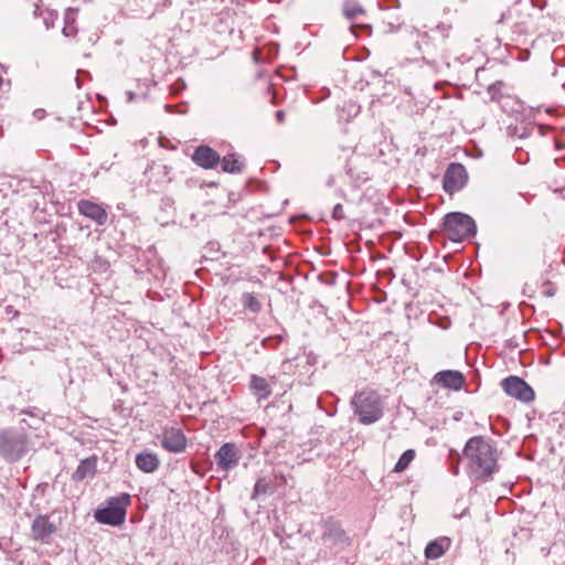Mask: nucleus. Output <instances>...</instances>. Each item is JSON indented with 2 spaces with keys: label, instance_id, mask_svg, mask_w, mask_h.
Masks as SVG:
<instances>
[{
  "label": "nucleus",
  "instance_id": "obj_14",
  "mask_svg": "<svg viewBox=\"0 0 565 565\" xmlns=\"http://www.w3.org/2000/svg\"><path fill=\"white\" fill-rule=\"evenodd\" d=\"M192 160L204 169H212L220 162L218 153L209 146L198 147L193 154Z\"/></svg>",
  "mask_w": 565,
  "mask_h": 565
},
{
  "label": "nucleus",
  "instance_id": "obj_9",
  "mask_svg": "<svg viewBox=\"0 0 565 565\" xmlns=\"http://www.w3.org/2000/svg\"><path fill=\"white\" fill-rule=\"evenodd\" d=\"M467 180L468 174L463 164L450 163L444 174V190L449 194H454L460 191L466 185Z\"/></svg>",
  "mask_w": 565,
  "mask_h": 565
},
{
  "label": "nucleus",
  "instance_id": "obj_26",
  "mask_svg": "<svg viewBox=\"0 0 565 565\" xmlns=\"http://www.w3.org/2000/svg\"><path fill=\"white\" fill-rule=\"evenodd\" d=\"M332 217L337 221H341L344 218V211L342 204L338 203L334 205L332 210Z\"/></svg>",
  "mask_w": 565,
  "mask_h": 565
},
{
  "label": "nucleus",
  "instance_id": "obj_7",
  "mask_svg": "<svg viewBox=\"0 0 565 565\" xmlns=\"http://www.w3.org/2000/svg\"><path fill=\"white\" fill-rule=\"evenodd\" d=\"M161 447L171 454H181L186 449V437L177 426H164L158 436Z\"/></svg>",
  "mask_w": 565,
  "mask_h": 565
},
{
  "label": "nucleus",
  "instance_id": "obj_6",
  "mask_svg": "<svg viewBox=\"0 0 565 565\" xmlns=\"http://www.w3.org/2000/svg\"><path fill=\"white\" fill-rule=\"evenodd\" d=\"M321 541L323 546L334 554L345 550L351 543L340 522L331 518L322 523Z\"/></svg>",
  "mask_w": 565,
  "mask_h": 565
},
{
  "label": "nucleus",
  "instance_id": "obj_19",
  "mask_svg": "<svg viewBox=\"0 0 565 565\" xmlns=\"http://www.w3.org/2000/svg\"><path fill=\"white\" fill-rule=\"evenodd\" d=\"M275 491H277V487L274 486L273 480L259 478L255 483L252 499H258L260 495L273 494Z\"/></svg>",
  "mask_w": 565,
  "mask_h": 565
},
{
  "label": "nucleus",
  "instance_id": "obj_31",
  "mask_svg": "<svg viewBox=\"0 0 565 565\" xmlns=\"http://www.w3.org/2000/svg\"><path fill=\"white\" fill-rule=\"evenodd\" d=\"M457 473H458V468L456 467L454 470V475H457Z\"/></svg>",
  "mask_w": 565,
  "mask_h": 565
},
{
  "label": "nucleus",
  "instance_id": "obj_28",
  "mask_svg": "<svg viewBox=\"0 0 565 565\" xmlns=\"http://www.w3.org/2000/svg\"><path fill=\"white\" fill-rule=\"evenodd\" d=\"M276 118H277V121L281 124L285 120V113L282 110H277Z\"/></svg>",
  "mask_w": 565,
  "mask_h": 565
},
{
  "label": "nucleus",
  "instance_id": "obj_8",
  "mask_svg": "<svg viewBox=\"0 0 565 565\" xmlns=\"http://www.w3.org/2000/svg\"><path fill=\"white\" fill-rule=\"evenodd\" d=\"M501 386L507 395L521 402L529 403L535 397L533 388L519 376H509L501 382Z\"/></svg>",
  "mask_w": 565,
  "mask_h": 565
},
{
  "label": "nucleus",
  "instance_id": "obj_29",
  "mask_svg": "<svg viewBox=\"0 0 565 565\" xmlns=\"http://www.w3.org/2000/svg\"><path fill=\"white\" fill-rule=\"evenodd\" d=\"M545 296L547 297H553L555 295V290L554 289H547L544 291Z\"/></svg>",
  "mask_w": 565,
  "mask_h": 565
},
{
  "label": "nucleus",
  "instance_id": "obj_22",
  "mask_svg": "<svg viewBox=\"0 0 565 565\" xmlns=\"http://www.w3.org/2000/svg\"><path fill=\"white\" fill-rule=\"evenodd\" d=\"M241 303L245 310L258 313L262 310L260 301L252 292H244L241 297Z\"/></svg>",
  "mask_w": 565,
  "mask_h": 565
},
{
  "label": "nucleus",
  "instance_id": "obj_10",
  "mask_svg": "<svg viewBox=\"0 0 565 565\" xmlns=\"http://www.w3.org/2000/svg\"><path fill=\"white\" fill-rule=\"evenodd\" d=\"M241 451L236 444L225 443L216 451L214 458L220 471L234 469L241 460Z\"/></svg>",
  "mask_w": 565,
  "mask_h": 565
},
{
  "label": "nucleus",
  "instance_id": "obj_27",
  "mask_svg": "<svg viewBox=\"0 0 565 565\" xmlns=\"http://www.w3.org/2000/svg\"><path fill=\"white\" fill-rule=\"evenodd\" d=\"M274 486L278 488L287 484V478L282 473H275L273 479Z\"/></svg>",
  "mask_w": 565,
  "mask_h": 565
},
{
  "label": "nucleus",
  "instance_id": "obj_20",
  "mask_svg": "<svg viewBox=\"0 0 565 565\" xmlns=\"http://www.w3.org/2000/svg\"><path fill=\"white\" fill-rule=\"evenodd\" d=\"M33 14H34V17H42L43 23H44L46 29L53 28L54 23H55V21L57 19V12L56 11L44 9V8H42L39 4H35Z\"/></svg>",
  "mask_w": 565,
  "mask_h": 565
},
{
  "label": "nucleus",
  "instance_id": "obj_11",
  "mask_svg": "<svg viewBox=\"0 0 565 565\" xmlns=\"http://www.w3.org/2000/svg\"><path fill=\"white\" fill-rule=\"evenodd\" d=\"M56 532V525L50 521L49 515L39 514L31 525V537L41 543H50L51 536Z\"/></svg>",
  "mask_w": 565,
  "mask_h": 565
},
{
  "label": "nucleus",
  "instance_id": "obj_30",
  "mask_svg": "<svg viewBox=\"0 0 565 565\" xmlns=\"http://www.w3.org/2000/svg\"><path fill=\"white\" fill-rule=\"evenodd\" d=\"M127 96H128V100H129V102L134 100V98H135V95H134V93H131V92H128V93H127Z\"/></svg>",
  "mask_w": 565,
  "mask_h": 565
},
{
  "label": "nucleus",
  "instance_id": "obj_23",
  "mask_svg": "<svg viewBox=\"0 0 565 565\" xmlns=\"http://www.w3.org/2000/svg\"><path fill=\"white\" fill-rule=\"evenodd\" d=\"M75 14L76 10L68 8L64 15V26H63V34L65 36H74L77 32V29L75 26Z\"/></svg>",
  "mask_w": 565,
  "mask_h": 565
},
{
  "label": "nucleus",
  "instance_id": "obj_15",
  "mask_svg": "<svg viewBox=\"0 0 565 565\" xmlns=\"http://www.w3.org/2000/svg\"><path fill=\"white\" fill-rule=\"evenodd\" d=\"M273 383H275V377H271V382L267 379L253 374L249 380V390L253 395L258 399H267L273 393Z\"/></svg>",
  "mask_w": 565,
  "mask_h": 565
},
{
  "label": "nucleus",
  "instance_id": "obj_2",
  "mask_svg": "<svg viewBox=\"0 0 565 565\" xmlns=\"http://www.w3.org/2000/svg\"><path fill=\"white\" fill-rule=\"evenodd\" d=\"M351 407L363 425L379 422L384 414L383 401L379 393L373 390L356 392L351 398Z\"/></svg>",
  "mask_w": 565,
  "mask_h": 565
},
{
  "label": "nucleus",
  "instance_id": "obj_5",
  "mask_svg": "<svg viewBox=\"0 0 565 565\" xmlns=\"http://www.w3.org/2000/svg\"><path fill=\"white\" fill-rule=\"evenodd\" d=\"M130 504V495L121 493L107 500V505L95 512V520L98 523L111 526H119L126 520L127 508Z\"/></svg>",
  "mask_w": 565,
  "mask_h": 565
},
{
  "label": "nucleus",
  "instance_id": "obj_18",
  "mask_svg": "<svg viewBox=\"0 0 565 565\" xmlns=\"http://www.w3.org/2000/svg\"><path fill=\"white\" fill-rule=\"evenodd\" d=\"M159 465V458L153 452L143 451L136 456V466L146 473L156 471Z\"/></svg>",
  "mask_w": 565,
  "mask_h": 565
},
{
  "label": "nucleus",
  "instance_id": "obj_16",
  "mask_svg": "<svg viewBox=\"0 0 565 565\" xmlns=\"http://www.w3.org/2000/svg\"><path fill=\"white\" fill-rule=\"evenodd\" d=\"M97 471V458L95 456L88 457L79 462L74 471L72 479L74 481H83L86 478H92Z\"/></svg>",
  "mask_w": 565,
  "mask_h": 565
},
{
  "label": "nucleus",
  "instance_id": "obj_12",
  "mask_svg": "<svg viewBox=\"0 0 565 565\" xmlns=\"http://www.w3.org/2000/svg\"><path fill=\"white\" fill-rule=\"evenodd\" d=\"M78 212L85 217L94 221L98 225H105L108 221V213L106 209L89 200H81L77 203Z\"/></svg>",
  "mask_w": 565,
  "mask_h": 565
},
{
  "label": "nucleus",
  "instance_id": "obj_25",
  "mask_svg": "<svg viewBox=\"0 0 565 565\" xmlns=\"http://www.w3.org/2000/svg\"><path fill=\"white\" fill-rule=\"evenodd\" d=\"M415 450L413 449H408L406 451H404L402 454V456L399 457V459L397 460L393 471L394 472H403L405 471L409 465L412 463V461L415 459Z\"/></svg>",
  "mask_w": 565,
  "mask_h": 565
},
{
  "label": "nucleus",
  "instance_id": "obj_13",
  "mask_svg": "<svg viewBox=\"0 0 565 565\" xmlns=\"http://www.w3.org/2000/svg\"><path fill=\"white\" fill-rule=\"evenodd\" d=\"M433 381L441 387L459 391L463 386L466 380L460 371L446 370L436 373Z\"/></svg>",
  "mask_w": 565,
  "mask_h": 565
},
{
  "label": "nucleus",
  "instance_id": "obj_24",
  "mask_svg": "<svg viewBox=\"0 0 565 565\" xmlns=\"http://www.w3.org/2000/svg\"><path fill=\"white\" fill-rule=\"evenodd\" d=\"M363 12L360 3L354 0H348L343 4V14L348 20L356 19L359 15L363 14Z\"/></svg>",
  "mask_w": 565,
  "mask_h": 565
},
{
  "label": "nucleus",
  "instance_id": "obj_4",
  "mask_svg": "<svg viewBox=\"0 0 565 565\" xmlns=\"http://www.w3.org/2000/svg\"><path fill=\"white\" fill-rule=\"evenodd\" d=\"M29 451V438L25 433L14 429L0 430V457L15 462Z\"/></svg>",
  "mask_w": 565,
  "mask_h": 565
},
{
  "label": "nucleus",
  "instance_id": "obj_3",
  "mask_svg": "<svg viewBox=\"0 0 565 565\" xmlns=\"http://www.w3.org/2000/svg\"><path fill=\"white\" fill-rule=\"evenodd\" d=\"M443 232L445 237L460 243L477 233V226L472 217L460 212L448 213L444 217Z\"/></svg>",
  "mask_w": 565,
  "mask_h": 565
},
{
  "label": "nucleus",
  "instance_id": "obj_17",
  "mask_svg": "<svg viewBox=\"0 0 565 565\" xmlns=\"http://www.w3.org/2000/svg\"><path fill=\"white\" fill-rule=\"evenodd\" d=\"M451 542L448 537H439L431 541L425 548V556L428 559H437L449 550Z\"/></svg>",
  "mask_w": 565,
  "mask_h": 565
},
{
  "label": "nucleus",
  "instance_id": "obj_1",
  "mask_svg": "<svg viewBox=\"0 0 565 565\" xmlns=\"http://www.w3.org/2000/svg\"><path fill=\"white\" fill-rule=\"evenodd\" d=\"M467 470L475 479L486 480L498 471V449L494 443L484 436L471 437L465 446Z\"/></svg>",
  "mask_w": 565,
  "mask_h": 565
},
{
  "label": "nucleus",
  "instance_id": "obj_21",
  "mask_svg": "<svg viewBox=\"0 0 565 565\" xmlns=\"http://www.w3.org/2000/svg\"><path fill=\"white\" fill-rule=\"evenodd\" d=\"M222 170L230 173H237L242 171L243 163L235 154H227L221 160Z\"/></svg>",
  "mask_w": 565,
  "mask_h": 565
}]
</instances>
